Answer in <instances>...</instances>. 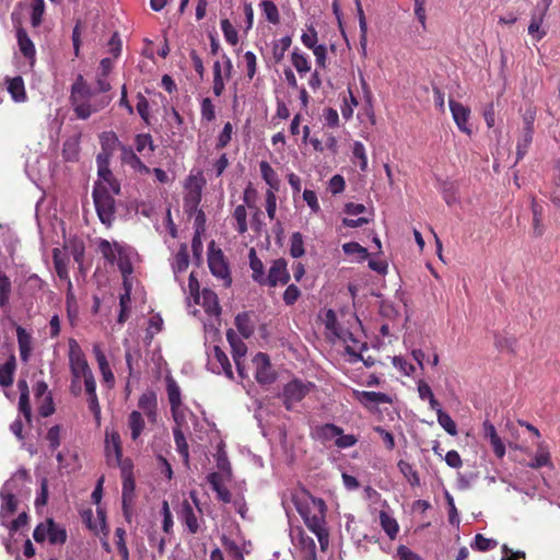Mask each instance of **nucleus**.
Wrapping results in <instances>:
<instances>
[{"label":"nucleus","instance_id":"29","mask_svg":"<svg viewBox=\"0 0 560 560\" xmlns=\"http://www.w3.org/2000/svg\"><path fill=\"white\" fill-rule=\"evenodd\" d=\"M323 322L325 324L326 329L336 338L342 339L345 342L347 338H351V334L340 328L337 323L336 313L332 310H327L323 314Z\"/></svg>","mask_w":560,"mask_h":560},{"label":"nucleus","instance_id":"35","mask_svg":"<svg viewBox=\"0 0 560 560\" xmlns=\"http://www.w3.org/2000/svg\"><path fill=\"white\" fill-rule=\"evenodd\" d=\"M8 92L12 100L16 103L24 102L26 100V92L24 81L21 77L7 78Z\"/></svg>","mask_w":560,"mask_h":560},{"label":"nucleus","instance_id":"22","mask_svg":"<svg viewBox=\"0 0 560 560\" xmlns=\"http://www.w3.org/2000/svg\"><path fill=\"white\" fill-rule=\"evenodd\" d=\"M308 393V386L300 381H292L285 385L283 390V399L288 409L301 401Z\"/></svg>","mask_w":560,"mask_h":560},{"label":"nucleus","instance_id":"16","mask_svg":"<svg viewBox=\"0 0 560 560\" xmlns=\"http://www.w3.org/2000/svg\"><path fill=\"white\" fill-rule=\"evenodd\" d=\"M93 354L95 357L98 371L102 376L103 384L108 388L112 389L115 386V375L112 371V368L109 365V362L102 349L101 343H94L93 345Z\"/></svg>","mask_w":560,"mask_h":560},{"label":"nucleus","instance_id":"27","mask_svg":"<svg viewBox=\"0 0 560 560\" xmlns=\"http://www.w3.org/2000/svg\"><path fill=\"white\" fill-rule=\"evenodd\" d=\"M68 359L70 372L89 365L83 350L74 339L69 340Z\"/></svg>","mask_w":560,"mask_h":560},{"label":"nucleus","instance_id":"51","mask_svg":"<svg viewBox=\"0 0 560 560\" xmlns=\"http://www.w3.org/2000/svg\"><path fill=\"white\" fill-rule=\"evenodd\" d=\"M399 471L404 475V477L407 479V481L411 486H419L420 485V478L418 472L413 469L412 465L405 460H399L398 464Z\"/></svg>","mask_w":560,"mask_h":560},{"label":"nucleus","instance_id":"23","mask_svg":"<svg viewBox=\"0 0 560 560\" xmlns=\"http://www.w3.org/2000/svg\"><path fill=\"white\" fill-rule=\"evenodd\" d=\"M353 397L368 409L392 402V398L387 394L380 392L353 390Z\"/></svg>","mask_w":560,"mask_h":560},{"label":"nucleus","instance_id":"12","mask_svg":"<svg viewBox=\"0 0 560 560\" xmlns=\"http://www.w3.org/2000/svg\"><path fill=\"white\" fill-rule=\"evenodd\" d=\"M124 292L119 295V315L118 323H125L131 310V299L142 298V290L139 288L133 289V279H126L122 281Z\"/></svg>","mask_w":560,"mask_h":560},{"label":"nucleus","instance_id":"33","mask_svg":"<svg viewBox=\"0 0 560 560\" xmlns=\"http://www.w3.org/2000/svg\"><path fill=\"white\" fill-rule=\"evenodd\" d=\"M1 509H0V522L2 526H7V520L16 511L18 503L21 501L13 495H4L0 493Z\"/></svg>","mask_w":560,"mask_h":560},{"label":"nucleus","instance_id":"43","mask_svg":"<svg viewBox=\"0 0 560 560\" xmlns=\"http://www.w3.org/2000/svg\"><path fill=\"white\" fill-rule=\"evenodd\" d=\"M291 63L301 75L311 70V60L308 56L301 52L299 49H294L291 52Z\"/></svg>","mask_w":560,"mask_h":560},{"label":"nucleus","instance_id":"7","mask_svg":"<svg viewBox=\"0 0 560 560\" xmlns=\"http://www.w3.org/2000/svg\"><path fill=\"white\" fill-rule=\"evenodd\" d=\"M205 178L200 173L192 174L187 177L185 182V197L184 207L187 212L196 213V221L203 222V213L198 210V206L201 200V191L205 186Z\"/></svg>","mask_w":560,"mask_h":560},{"label":"nucleus","instance_id":"15","mask_svg":"<svg viewBox=\"0 0 560 560\" xmlns=\"http://www.w3.org/2000/svg\"><path fill=\"white\" fill-rule=\"evenodd\" d=\"M27 474L26 471H18L14 474L2 487L1 492L4 495H13L22 500L26 497L27 490Z\"/></svg>","mask_w":560,"mask_h":560},{"label":"nucleus","instance_id":"18","mask_svg":"<svg viewBox=\"0 0 560 560\" xmlns=\"http://www.w3.org/2000/svg\"><path fill=\"white\" fill-rule=\"evenodd\" d=\"M290 536L293 544L301 549L305 559L316 560V545L313 538L306 536L301 527L292 528Z\"/></svg>","mask_w":560,"mask_h":560},{"label":"nucleus","instance_id":"41","mask_svg":"<svg viewBox=\"0 0 560 560\" xmlns=\"http://www.w3.org/2000/svg\"><path fill=\"white\" fill-rule=\"evenodd\" d=\"M180 518L185 523V525L188 527L189 532L195 534L198 532L199 524L197 516L195 515V512L191 508V505L185 501L182 506L180 511Z\"/></svg>","mask_w":560,"mask_h":560},{"label":"nucleus","instance_id":"20","mask_svg":"<svg viewBox=\"0 0 560 560\" xmlns=\"http://www.w3.org/2000/svg\"><path fill=\"white\" fill-rule=\"evenodd\" d=\"M71 384L70 390L74 396H79L82 393V382L84 383V388L96 384L93 372L90 365L84 366L82 369H77L71 371Z\"/></svg>","mask_w":560,"mask_h":560},{"label":"nucleus","instance_id":"26","mask_svg":"<svg viewBox=\"0 0 560 560\" xmlns=\"http://www.w3.org/2000/svg\"><path fill=\"white\" fill-rule=\"evenodd\" d=\"M483 436L489 440L492 450L498 458H502L505 455V446L497 433L494 425L486 420L482 424Z\"/></svg>","mask_w":560,"mask_h":560},{"label":"nucleus","instance_id":"60","mask_svg":"<svg viewBox=\"0 0 560 560\" xmlns=\"http://www.w3.org/2000/svg\"><path fill=\"white\" fill-rule=\"evenodd\" d=\"M353 159L359 160V166L361 171H366L368 168V156L365 152L364 144L360 141H355L352 148Z\"/></svg>","mask_w":560,"mask_h":560},{"label":"nucleus","instance_id":"64","mask_svg":"<svg viewBox=\"0 0 560 560\" xmlns=\"http://www.w3.org/2000/svg\"><path fill=\"white\" fill-rule=\"evenodd\" d=\"M235 324L243 337H249L253 332V327L249 325L248 316L246 314H238L235 317Z\"/></svg>","mask_w":560,"mask_h":560},{"label":"nucleus","instance_id":"1","mask_svg":"<svg viewBox=\"0 0 560 560\" xmlns=\"http://www.w3.org/2000/svg\"><path fill=\"white\" fill-rule=\"evenodd\" d=\"M184 291L188 292L189 313L200 318L208 335L215 336L220 326L221 313L217 294L208 289L199 292V282L195 272L189 275L188 288H184Z\"/></svg>","mask_w":560,"mask_h":560},{"label":"nucleus","instance_id":"36","mask_svg":"<svg viewBox=\"0 0 560 560\" xmlns=\"http://www.w3.org/2000/svg\"><path fill=\"white\" fill-rule=\"evenodd\" d=\"M16 337L21 360L26 362L32 352V336L22 327L16 328Z\"/></svg>","mask_w":560,"mask_h":560},{"label":"nucleus","instance_id":"56","mask_svg":"<svg viewBox=\"0 0 560 560\" xmlns=\"http://www.w3.org/2000/svg\"><path fill=\"white\" fill-rule=\"evenodd\" d=\"M233 219L235 220V229L240 234H244L247 231V212L243 205L237 206L233 212Z\"/></svg>","mask_w":560,"mask_h":560},{"label":"nucleus","instance_id":"24","mask_svg":"<svg viewBox=\"0 0 560 560\" xmlns=\"http://www.w3.org/2000/svg\"><path fill=\"white\" fill-rule=\"evenodd\" d=\"M121 162L139 175H147L151 170L141 161L137 153L129 147L121 148Z\"/></svg>","mask_w":560,"mask_h":560},{"label":"nucleus","instance_id":"62","mask_svg":"<svg viewBox=\"0 0 560 560\" xmlns=\"http://www.w3.org/2000/svg\"><path fill=\"white\" fill-rule=\"evenodd\" d=\"M32 25L34 27L38 26L42 23V18L45 11V2L44 0H32Z\"/></svg>","mask_w":560,"mask_h":560},{"label":"nucleus","instance_id":"11","mask_svg":"<svg viewBox=\"0 0 560 560\" xmlns=\"http://www.w3.org/2000/svg\"><path fill=\"white\" fill-rule=\"evenodd\" d=\"M209 370L215 374H224L228 378H233V371L230 360L225 352L220 349L218 346H213V348L208 352V363Z\"/></svg>","mask_w":560,"mask_h":560},{"label":"nucleus","instance_id":"9","mask_svg":"<svg viewBox=\"0 0 560 560\" xmlns=\"http://www.w3.org/2000/svg\"><path fill=\"white\" fill-rule=\"evenodd\" d=\"M208 265L212 275L221 279L224 285L231 283L229 266L224 259L221 249L214 247V242H211L208 249Z\"/></svg>","mask_w":560,"mask_h":560},{"label":"nucleus","instance_id":"14","mask_svg":"<svg viewBox=\"0 0 560 560\" xmlns=\"http://www.w3.org/2000/svg\"><path fill=\"white\" fill-rule=\"evenodd\" d=\"M290 280V273L288 270V264L284 259L279 258L272 261L268 275L265 277L261 285L277 287L284 285Z\"/></svg>","mask_w":560,"mask_h":560},{"label":"nucleus","instance_id":"47","mask_svg":"<svg viewBox=\"0 0 560 560\" xmlns=\"http://www.w3.org/2000/svg\"><path fill=\"white\" fill-rule=\"evenodd\" d=\"M138 406L149 419H154L156 400L153 394H143L139 398Z\"/></svg>","mask_w":560,"mask_h":560},{"label":"nucleus","instance_id":"42","mask_svg":"<svg viewBox=\"0 0 560 560\" xmlns=\"http://www.w3.org/2000/svg\"><path fill=\"white\" fill-rule=\"evenodd\" d=\"M18 385L21 390V396H20V400H19V411L21 415H23L25 421L27 423H30L31 422V406H30L27 385L24 381H20Z\"/></svg>","mask_w":560,"mask_h":560},{"label":"nucleus","instance_id":"8","mask_svg":"<svg viewBox=\"0 0 560 560\" xmlns=\"http://www.w3.org/2000/svg\"><path fill=\"white\" fill-rule=\"evenodd\" d=\"M28 515L26 512H22L19 516L9 522L7 520V528L9 529V538L4 540V548L9 555H15L19 557V544L26 537V530L24 528L27 527Z\"/></svg>","mask_w":560,"mask_h":560},{"label":"nucleus","instance_id":"10","mask_svg":"<svg viewBox=\"0 0 560 560\" xmlns=\"http://www.w3.org/2000/svg\"><path fill=\"white\" fill-rule=\"evenodd\" d=\"M233 65L231 59L223 55L221 60H217L213 65V93L215 96H221L225 82L230 80Z\"/></svg>","mask_w":560,"mask_h":560},{"label":"nucleus","instance_id":"44","mask_svg":"<svg viewBox=\"0 0 560 560\" xmlns=\"http://www.w3.org/2000/svg\"><path fill=\"white\" fill-rule=\"evenodd\" d=\"M249 266L253 270V279L259 284L264 283L266 277L264 271V264L257 257L254 248L249 250Z\"/></svg>","mask_w":560,"mask_h":560},{"label":"nucleus","instance_id":"61","mask_svg":"<svg viewBox=\"0 0 560 560\" xmlns=\"http://www.w3.org/2000/svg\"><path fill=\"white\" fill-rule=\"evenodd\" d=\"M221 30L228 43H230L231 45H236L238 43L237 31L229 20L221 21Z\"/></svg>","mask_w":560,"mask_h":560},{"label":"nucleus","instance_id":"39","mask_svg":"<svg viewBox=\"0 0 560 560\" xmlns=\"http://www.w3.org/2000/svg\"><path fill=\"white\" fill-rule=\"evenodd\" d=\"M259 170H260L262 179L269 186L268 190H272V191L278 190L280 180H279L277 173L270 166V164L266 161H261L259 163Z\"/></svg>","mask_w":560,"mask_h":560},{"label":"nucleus","instance_id":"13","mask_svg":"<svg viewBox=\"0 0 560 560\" xmlns=\"http://www.w3.org/2000/svg\"><path fill=\"white\" fill-rule=\"evenodd\" d=\"M255 378L260 384H270L276 378V373L271 366L269 357L265 353H257L253 360Z\"/></svg>","mask_w":560,"mask_h":560},{"label":"nucleus","instance_id":"17","mask_svg":"<svg viewBox=\"0 0 560 560\" xmlns=\"http://www.w3.org/2000/svg\"><path fill=\"white\" fill-rule=\"evenodd\" d=\"M105 452L109 463L120 464L122 450L120 435L114 429L106 428L105 430Z\"/></svg>","mask_w":560,"mask_h":560},{"label":"nucleus","instance_id":"37","mask_svg":"<svg viewBox=\"0 0 560 560\" xmlns=\"http://www.w3.org/2000/svg\"><path fill=\"white\" fill-rule=\"evenodd\" d=\"M167 396H168V401L171 405L172 413H175V415H177V417H179L180 416L179 410H182L180 406L183 405L182 398H180V389H179V386L177 385V383L172 378L167 380Z\"/></svg>","mask_w":560,"mask_h":560},{"label":"nucleus","instance_id":"50","mask_svg":"<svg viewBox=\"0 0 560 560\" xmlns=\"http://www.w3.org/2000/svg\"><path fill=\"white\" fill-rule=\"evenodd\" d=\"M85 393L88 394L89 408L93 412L96 421L100 422L101 407H100L98 398H97V394H96V384L88 386L85 388Z\"/></svg>","mask_w":560,"mask_h":560},{"label":"nucleus","instance_id":"46","mask_svg":"<svg viewBox=\"0 0 560 560\" xmlns=\"http://www.w3.org/2000/svg\"><path fill=\"white\" fill-rule=\"evenodd\" d=\"M186 432H188V431L180 429V428L173 429L176 450L182 455L185 463L188 462V457H189L188 444H187L186 438H185Z\"/></svg>","mask_w":560,"mask_h":560},{"label":"nucleus","instance_id":"57","mask_svg":"<svg viewBox=\"0 0 560 560\" xmlns=\"http://www.w3.org/2000/svg\"><path fill=\"white\" fill-rule=\"evenodd\" d=\"M439 424L452 436L457 434V427L451 416L443 410H438Z\"/></svg>","mask_w":560,"mask_h":560},{"label":"nucleus","instance_id":"4","mask_svg":"<svg viewBox=\"0 0 560 560\" xmlns=\"http://www.w3.org/2000/svg\"><path fill=\"white\" fill-rule=\"evenodd\" d=\"M98 249L106 260L117 262L122 275V281L126 279H133L131 275L133 272V264L138 259V255L132 248L122 246L118 243L112 244L106 240H102L100 242Z\"/></svg>","mask_w":560,"mask_h":560},{"label":"nucleus","instance_id":"19","mask_svg":"<svg viewBox=\"0 0 560 560\" xmlns=\"http://www.w3.org/2000/svg\"><path fill=\"white\" fill-rule=\"evenodd\" d=\"M226 338H228V341L232 348V353H233V360H234V363L236 365V369H237V372H238V375L241 378H245L247 377V375L245 374V370H244V365H243V360H244V357L246 354V346L245 343L242 341V339H240L237 337V335L232 331V330H229L228 334H226Z\"/></svg>","mask_w":560,"mask_h":560},{"label":"nucleus","instance_id":"38","mask_svg":"<svg viewBox=\"0 0 560 560\" xmlns=\"http://www.w3.org/2000/svg\"><path fill=\"white\" fill-rule=\"evenodd\" d=\"M189 265L188 249L185 244L180 245L172 262L175 279L179 280V273L184 272Z\"/></svg>","mask_w":560,"mask_h":560},{"label":"nucleus","instance_id":"3","mask_svg":"<svg viewBox=\"0 0 560 560\" xmlns=\"http://www.w3.org/2000/svg\"><path fill=\"white\" fill-rule=\"evenodd\" d=\"M71 102L77 116L86 119L93 113L106 107L109 100L106 96L94 94L80 75L72 85Z\"/></svg>","mask_w":560,"mask_h":560},{"label":"nucleus","instance_id":"6","mask_svg":"<svg viewBox=\"0 0 560 560\" xmlns=\"http://www.w3.org/2000/svg\"><path fill=\"white\" fill-rule=\"evenodd\" d=\"M102 140H103V151L101 153H98L97 158H96L97 173H98L97 182L107 183L110 187V190L114 194H119L120 185L114 178L110 170L108 168L109 158L112 154L110 149L117 142V138L114 133H106L102 137Z\"/></svg>","mask_w":560,"mask_h":560},{"label":"nucleus","instance_id":"2","mask_svg":"<svg viewBox=\"0 0 560 560\" xmlns=\"http://www.w3.org/2000/svg\"><path fill=\"white\" fill-rule=\"evenodd\" d=\"M298 511L307 528L315 534L322 550L329 545V534L326 528V505L322 499L308 497L304 502L296 504Z\"/></svg>","mask_w":560,"mask_h":560},{"label":"nucleus","instance_id":"32","mask_svg":"<svg viewBox=\"0 0 560 560\" xmlns=\"http://www.w3.org/2000/svg\"><path fill=\"white\" fill-rule=\"evenodd\" d=\"M340 433H342V429L332 423L318 425L313 431V435L323 443L336 442L337 435H340Z\"/></svg>","mask_w":560,"mask_h":560},{"label":"nucleus","instance_id":"34","mask_svg":"<svg viewBox=\"0 0 560 560\" xmlns=\"http://www.w3.org/2000/svg\"><path fill=\"white\" fill-rule=\"evenodd\" d=\"M128 429L130 431V438L137 442L145 428L143 416L139 411H132L128 417Z\"/></svg>","mask_w":560,"mask_h":560},{"label":"nucleus","instance_id":"45","mask_svg":"<svg viewBox=\"0 0 560 560\" xmlns=\"http://www.w3.org/2000/svg\"><path fill=\"white\" fill-rule=\"evenodd\" d=\"M544 18V12L539 13L538 15L534 14L528 25V34L536 42H539L546 35V31L541 27Z\"/></svg>","mask_w":560,"mask_h":560},{"label":"nucleus","instance_id":"55","mask_svg":"<svg viewBox=\"0 0 560 560\" xmlns=\"http://www.w3.org/2000/svg\"><path fill=\"white\" fill-rule=\"evenodd\" d=\"M60 250L58 248L54 249V262H55V269L58 275V277L62 280H66L68 282V288L71 290V281L69 279L68 268L65 260L59 256Z\"/></svg>","mask_w":560,"mask_h":560},{"label":"nucleus","instance_id":"52","mask_svg":"<svg viewBox=\"0 0 560 560\" xmlns=\"http://www.w3.org/2000/svg\"><path fill=\"white\" fill-rule=\"evenodd\" d=\"M342 250L347 255L355 256L358 261H363L369 257L368 249L361 246L359 243L349 242L342 245Z\"/></svg>","mask_w":560,"mask_h":560},{"label":"nucleus","instance_id":"28","mask_svg":"<svg viewBox=\"0 0 560 560\" xmlns=\"http://www.w3.org/2000/svg\"><path fill=\"white\" fill-rule=\"evenodd\" d=\"M528 466L534 469L541 467H552L550 450L544 441H539L536 444L535 455Z\"/></svg>","mask_w":560,"mask_h":560},{"label":"nucleus","instance_id":"48","mask_svg":"<svg viewBox=\"0 0 560 560\" xmlns=\"http://www.w3.org/2000/svg\"><path fill=\"white\" fill-rule=\"evenodd\" d=\"M47 539L52 545L63 544L67 539L66 529L49 518V533Z\"/></svg>","mask_w":560,"mask_h":560},{"label":"nucleus","instance_id":"53","mask_svg":"<svg viewBox=\"0 0 560 560\" xmlns=\"http://www.w3.org/2000/svg\"><path fill=\"white\" fill-rule=\"evenodd\" d=\"M533 140V130L522 131V136L517 141L516 144V161H521L525 154L527 153V150L532 143Z\"/></svg>","mask_w":560,"mask_h":560},{"label":"nucleus","instance_id":"58","mask_svg":"<svg viewBox=\"0 0 560 560\" xmlns=\"http://www.w3.org/2000/svg\"><path fill=\"white\" fill-rule=\"evenodd\" d=\"M135 491V481L130 472L124 469L122 472V501H132Z\"/></svg>","mask_w":560,"mask_h":560},{"label":"nucleus","instance_id":"5","mask_svg":"<svg viewBox=\"0 0 560 560\" xmlns=\"http://www.w3.org/2000/svg\"><path fill=\"white\" fill-rule=\"evenodd\" d=\"M114 195L107 183H95L93 189L94 205L101 222L106 226H110L115 219Z\"/></svg>","mask_w":560,"mask_h":560},{"label":"nucleus","instance_id":"54","mask_svg":"<svg viewBox=\"0 0 560 560\" xmlns=\"http://www.w3.org/2000/svg\"><path fill=\"white\" fill-rule=\"evenodd\" d=\"M305 254L303 235L294 232L290 237V255L300 258Z\"/></svg>","mask_w":560,"mask_h":560},{"label":"nucleus","instance_id":"30","mask_svg":"<svg viewBox=\"0 0 560 560\" xmlns=\"http://www.w3.org/2000/svg\"><path fill=\"white\" fill-rule=\"evenodd\" d=\"M16 39H18V45H19L20 51L23 54V56L25 58L28 59L30 67H33V65L35 62V54H36L35 46H34L33 42L31 40V38L28 37L25 30H23L22 27H19L16 30Z\"/></svg>","mask_w":560,"mask_h":560},{"label":"nucleus","instance_id":"59","mask_svg":"<svg viewBox=\"0 0 560 560\" xmlns=\"http://www.w3.org/2000/svg\"><path fill=\"white\" fill-rule=\"evenodd\" d=\"M14 361H8L0 366V385L9 386L13 382Z\"/></svg>","mask_w":560,"mask_h":560},{"label":"nucleus","instance_id":"25","mask_svg":"<svg viewBox=\"0 0 560 560\" xmlns=\"http://www.w3.org/2000/svg\"><path fill=\"white\" fill-rule=\"evenodd\" d=\"M180 416L173 415V419L175 421V428H180L187 431H198L200 427V421L187 407L184 405L180 406Z\"/></svg>","mask_w":560,"mask_h":560},{"label":"nucleus","instance_id":"21","mask_svg":"<svg viewBox=\"0 0 560 560\" xmlns=\"http://www.w3.org/2000/svg\"><path fill=\"white\" fill-rule=\"evenodd\" d=\"M450 109L453 116V119L457 126V128L466 133H471V128L469 125L470 109L467 106H464L462 103H458L454 100H450Z\"/></svg>","mask_w":560,"mask_h":560},{"label":"nucleus","instance_id":"40","mask_svg":"<svg viewBox=\"0 0 560 560\" xmlns=\"http://www.w3.org/2000/svg\"><path fill=\"white\" fill-rule=\"evenodd\" d=\"M136 151L142 156L148 158L154 151L152 137L149 133L137 135L135 139Z\"/></svg>","mask_w":560,"mask_h":560},{"label":"nucleus","instance_id":"31","mask_svg":"<svg viewBox=\"0 0 560 560\" xmlns=\"http://www.w3.org/2000/svg\"><path fill=\"white\" fill-rule=\"evenodd\" d=\"M380 524L382 529L386 533L389 539H395L399 532V525L393 513L388 510L380 511Z\"/></svg>","mask_w":560,"mask_h":560},{"label":"nucleus","instance_id":"63","mask_svg":"<svg viewBox=\"0 0 560 560\" xmlns=\"http://www.w3.org/2000/svg\"><path fill=\"white\" fill-rule=\"evenodd\" d=\"M317 39V32L312 25L307 26L306 32H304L301 36L302 44L308 49H313L318 45Z\"/></svg>","mask_w":560,"mask_h":560},{"label":"nucleus","instance_id":"49","mask_svg":"<svg viewBox=\"0 0 560 560\" xmlns=\"http://www.w3.org/2000/svg\"><path fill=\"white\" fill-rule=\"evenodd\" d=\"M260 8L266 20L271 24H278L280 22V14L277 5L270 0H262Z\"/></svg>","mask_w":560,"mask_h":560}]
</instances>
